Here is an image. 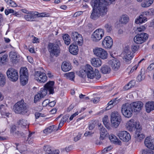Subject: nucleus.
Returning a JSON list of instances; mask_svg holds the SVG:
<instances>
[{
  "label": "nucleus",
  "instance_id": "f257e3e1",
  "mask_svg": "<svg viewBox=\"0 0 154 154\" xmlns=\"http://www.w3.org/2000/svg\"><path fill=\"white\" fill-rule=\"evenodd\" d=\"M115 1V0H92L90 4L93 9L90 17L95 20L106 15L108 10L106 6L109 5Z\"/></svg>",
  "mask_w": 154,
  "mask_h": 154
},
{
  "label": "nucleus",
  "instance_id": "f03ea898",
  "mask_svg": "<svg viewBox=\"0 0 154 154\" xmlns=\"http://www.w3.org/2000/svg\"><path fill=\"white\" fill-rule=\"evenodd\" d=\"M61 45V42L58 40H56L53 43H49L48 48L51 57H53L54 56L57 57L59 55L60 51V47Z\"/></svg>",
  "mask_w": 154,
  "mask_h": 154
},
{
  "label": "nucleus",
  "instance_id": "7ed1b4c3",
  "mask_svg": "<svg viewBox=\"0 0 154 154\" xmlns=\"http://www.w3.org/2000/svg\"><path fill=\"white\" fill-rule=\"evenodd\" d=\"M13 109L16 113L22 115L25 114L28 111L26 103L23 100L16 103L14 106Z\"/></svg>",
  "mask_w": 154,
  "mask_h": 154
},
{
  "label": "nucleus",
  "instance_id": "20e7f679",
  "mask_svg": "<svg viewBox=\"0 0 154 154\" xmlns=\"http://www.w3.org/2000/svg\"><path fill=\"white\" fill-rule=\"evenodd\" d=\"M122 120L120 115L116 111L112 112L110 121L112 125L115 128H117Z\"/></svg>",
  "mask_w": 154,
  "mask_h": 154
},
{
  "label": "nucleus",
  "instance_id": "39448f33",
  "mask_svg": "<svg viewBox=\"0 0 154 154\" xmlns=\"http://www.w3.org/2000/svg\"><path fill=\"white\" fill-rule=\"evenodd\" d=\"M121 111L123 115L125 117L128 118L132 116L134 112L131 104L128 103H125L122 105Z\"/></svg>",
  "mask_w": 154,
  "mask_h": 154
},
{
  "label": "nucleus",
  "instance_id": "423d86ee",
  "mask_svg": "<svg viewBox=\"0 0 154 154\" xmlns=\"http://www.w3.org/2000/svg\"><path fill=\"white\" fill-rule=\"evenodd\" d=\"M20 80L21 84L23 85H26L28 80V73L26 68H21L20 70Z\"/></svg>",
  "mask_w": 154,
  "mask_h": 154
},
{
  "label": "nucleus",
  "instance_id": "0eeeda50",
  "mask_svg": "<svg viewBox=\"0 0 154 154\" xmlns=\"http://www.w3.org/2000/svg\"><path fill=\"white\" fill-rule=\"evenodd\" d=\"M104 35L103 29H99L96 30L91 35V40L94 42H97L100 41Z\"/></svg>",
  "mask_w": 154,
  "mask_h": 154
},
{
  "label": "nucleus",
  "instance_id": "6e6552de",
  "mask_svg": "<svg viewBox=\"0 0 154 154\" xmlns=\"http://www.w3.org/2000/svg\"><path fill=\"white\" fill-rule=\"evenodd\" d=\"M8 78L13 82L17 81L18 78V73L17 71L13 68L9 69L7 71Z\"/></svg>",
  "mask_w": 154,
  "mask_h": 154
},
{
  "label": "nucleus",
  "instance_id": "1a4fd4ad",
  "mask_svg": "<svg viewBox=\"0 0 154 154\" xmlns=\"http://www.w3.org/2000/svg\"><path fill=\"white\" fill-rule=\"evenodd\" d=\"M148 38V35L147 34L141 32L138 33L134 38V42L137 44H141L144 42Z\"/></svg>",
  "mask_w": 154,
  "mask_h": 154
},
{
  "label": "nucleus",
  "instance_id": "9d476101",
  "mask_svg": "<svg viewBox=\"0 0 154 154\" xmlns=\"http://www.w3.org/2000/svg\"><path fill=\"white\" fill-rule=\"evenodd\" d=\"M72 39L75 44L80 46L82 45L83 43V38L82 35L76 32H72L71 34Z\"/></svg>",
  "mask_w": 154,
  "mask_h": 154
},
{
  "label": "nucleus",
  "instance_id": "9b49d317",
  "mask_svg": "<svg viewBox=\"0 0 154 154\" xmlns=\"http://www.w3.org/2000/svg\"><path fill=\"white\" fill-rule=\"evenodd\" d=\"M35 79L38 82L43 83L46 82L47 80V77L46 74L41 71H36L34 74Z\"/></svg>",
  "mask_w": 154,
  "mask_h": 154
},
{
  "label": "nucleus",
  "instance_id": "f8f14e48",
  "mask_svg": "<svg viewBox=\"0 0 154 154\" xmlns=\"http://www.w3.org/2000/svg\"><path fill=\"white\" fill-rule=\"evenodd\" d=\"M94 54L103 59H106L108 54L106 51L101 48H96L93 50Z\"/></svg>",
  "mask_w": 154,
  "mask_h": 154
},
{
  "label": "nucleus",
  "instance_id": "ddd939ff",
  "mask_svg": "<svg viewBox=\"0 0 154 154\" xmlns=\"http://www.w3.org/2000/svg\"><path fill=\"white\" fill-rule=\"evenodd\" d=\"M116 135L120 139L124 142H127L131 139V136L127 131H119L117 133Z\"/></svg>",
  "mask_w": 154,
  "mask_h": 154
},
{
  "label": "nucleus",
  "instance_id": "4468645a",
  "mask_svg": "<svg viewBox=\"0 0 154 154\" xmlns=\"http://www.w3.org/2000/svg\"><path fill=\"white\" fill-rule=\"evenodd\" d=\"M149 15V12L147 11L142 12L138 18L136 19L135 23L137 24H141L147 21V16Z\"/></svg>",
  "mask_w": 154,
  "mask_h": 154
},
{
  "label": "nucleus",
  "instance_id": "2eb2a0df",
  "mask_svg": "<svg viewBox=\"0 0 154 154\" xmlns=\"http://www.w3.org/2000/svg\"><path fill=\"white\" fill-rule=\"evenodd\" d=\"M112 45V39L109 36L106 37L102 42V45L103 47L107 49H110Z\"/></svg>",
  "mask_w": 154,
  "mask_h": 154
},
{
  "label": "nucleus",
  "instance_id": "dca6fc26",
  "mask_svg": "<svg viewBox=\"0 0 154 154\" xmlns=\"http://www.w3.org/2000/svg\"><path fill=\"white\" fill-rule=\"evenodd\" d=\"M84 71L85 72L88 78L93 79L94 78V69L90 65L87 64L86 65Z\"/></svg>",
  "mask_w": 154,
  "mask_h": 154
},
{
  "label": "nucleus",
  "instance_id": "f3484780",
  "mask_svg": "<svg viewBox=\"0 0 154 154\" xmlns=\"http://www.w3.org/2000/svg\"><path fill=\"white\" fill-rule=\"evenodd\" d=\"M139 127H141L139 125V123L134 122V119H131L129 120L127 123V128L130 131H132L138 129Z\"/></svg>",
  "mask_w": 154,
  "mask_h": 154
},
{
  "label": "nucleus",
  "instance_id": "a211bd4d",
  "mask_svg": "<svg viewBox=\"0 0 154 154\" xmlns=\"http://www.w3.org/2000/svg\"><path fill=\"white\" fill-rule=\"evenodd\" d=\"M98 126L100 134L99 139L100 140H104L108 137V134L106 130L103 126L101 125V124L99 125Z\"/></svg>",
  "mask_w": 154,
  "mask_h": 154
},
{
  "label": "nucleus",
  "instance_id": "6ab92c4d",
  "mask_svg": "<svg viewBox=\"0 0 154 154\" xmlns=\"http://www.w3.org/2000/svg\"><path fill=\"white\" fill-rule=\"evenodd\" d=\"M130 104L135 112H139L143 106V103L141 101L134 102Z\"/></svg>",
  "mask_w": 154,
  "mask_h": 154
},
{
  "label": "nucleus",
  "instance_id": "aec40b11",
  "mask_svg": "<svg viewBox=\"0 0 154 154\" xmlns=\"http://www.w3.org/2000/svg\"><path fill=\"white\" fill-rule=\"evenodd\" d=\"M109 63L111 66L112 69L115 71L117 70L120 66V62L116 58L109 60Z\"/></svg>",
  "mask_w": 154,
  "mask_h": 154
},
{
  "label": "nucleus",
  "instance_id": "412c9836",
  "mask_svg": "<svg viewBox=\"0 0 154 154\" xmlns=\"http://www.w3.org/2000/svg\"><path fill=\"white\" fill-rule=\"evenodd\" d=\"M54 82L53 81H50L46 83L44 86L49 92V94H53L54 93Z\"/></svg>",
  "mask_w": 154,
  "mask_h": 154
},
{
  "label": "nucleus",
  "instance_id": "4be33fe9",
  "mask_svg": "<svg viewBox=\"0 0 154 154\" xmlns=\"http://www.w3.org/2000/svg\"><path fill=\"white\" fill-rule=\"evenodd\" d=\"M36 15L35 12L29 11L27 14L25 15L24 18L27 21H35Z\"/></svg>",
  "mask_w": 154,
  "mask_h": 154
},
{
  "label": "nucleus",
  "instance_id": "5701e85b",
  "mask_svg": "<svg viewBox=\"0 0 154 154\" xmlns=\"http://www.w3.org/2000/svg\"><path fill=\"white\" fill-rule=\"evenodd\" d=\"M76 44L72 43L71 44L69 48V51L72 54L76 55L78 52L79 49L78 46Z\"/></svg>",
  "mask_w": 154,
  "mask_h": 154
},
{
  "label": "nucleus",
  "instance_id": "b1692460",
  "mask_svg": "<svg viewBox=\"0 0 154 154\" xmlns=\"http://www.w3.org/2000/svg\"><path fill=\"white\" fill-rule=\"evenodd\" d=\"M132 54L129 50H125L123 59L126 62L130 61L133 58Z\"/></svg>",
  "mask_w": 154,
  "mask_h": 154
},
{
  "label": "nucleus",
  "instance_id": "393cba45",
  "mask_svg": "<svg viewBox=\"0 0 154 154\" xmlns=\"http://www.w3.org/2000/svg\"><path fill=\"white\" fill-rule=\"evenodd\" d=\"M145 108L146 112L148 113L154 110V101H149L146 103L145 104Z\"/></svg>",
  "mask_w": 154,
  "mask_h": 154
},
{
  "label": "nucleus",
  "instance_id": "a878e982",
  "mask_svg": "<svg viewBox=\"0 0 154 154\" xmlns=\"http://www.w3.org/2000/svg\"><path fill=\"white\" fill-rule=\"evenodd\" d=\"M91 62L92 65L95 67H98L100 66L102 64L101 60L98 58L92 59L91 60Z\"/></svg>",
  "mask_w": 154,
  "mask_h": 154
},
{
  "label": "nucleus",
  "instance_id": "bb28decb",
  "mask_svg": "<svg viewBox=\"0 0 154 154\" xmlns=\"http://www.w3.org/2000/svg\"><path fill=\"white\" fill-rule=\"evenodd\" d=\"M9 57L11 61L13 62H18L19 60L18 55L14 51H11L9 54Z\"/></svg>",
  "mask_w": 154,
  "mask_h": 154
},
{
  "label": "nucleus",
  "instance_id": "cd10ccee",
  "mask_svg": "<svg viewBox=\"0 0 154 154\" xmlns=\"http://www.w3.org/2000/svg\"><path fill=\"white\" fill-rule=\"evenodd\" d=\"M149 137H147L145 139L144 143L146 147L151 149L154 150V143L151 142Z\"/></svg>",
  "mask_w": 154,
  "mask_h": 154
},
{
  "label": "nucleus",
  "instance_id": "c85d7f7f",
  "mask_svg": "<svg viewBox=\"0 0 154 154\" xmlns=\"http://www.w3.org/2000/svg\"><path fill=\"white\" fill-rule=\"evenodd\" d=\"M72 68L71 64L66 62H64L61 65V69L64 72H67Z\"/></svg>",
  "mask_w": 154,
  "mask_h": 154
},
{
  "label": "nucleus",
  "instance_id": "c756f323",
  "mask_svg": "<svg viewBox=\"0 0 154 154\" xmlns=\"http://www.w3.org/2000/svg\"><path fill=\"white\" fill-rule=\"evenodd\" d=\"M142 128L141 127H139V128H138L136 130L134 135L135 137L138 138L140 140H142L145 137L144 135L140 132Z\"/></svg>",
  "mask_w": 154,
  "mask_h": 154
},
{
  "label": "nucleus",
  "instance_id": "7c9ffc66",
  "mask_svg": "<svg viewBox=\"0 0 154 154\" xmlns=\"http://www.w3.org/2000/svg\"><path fill=\"white\" fill-rule=\"evenodd\" d=\"M145 69L143 67L141 68L140 72V74L138 75L137 78V80L139 82H140L144 79L146 75Z\"/></svg>",
  "mask_w": 154,
  "mask_h": 154
},
{
  "label": "nucleus",
  "instance_id": "2f4dec72",
  "mask_svg": "<svg viewBox=\"0 0 154 154\" xmlns=\"http://www.w3.org/2000/svg\"><path fill=\"white\" fill-rule=\"evenodd\" d=\"M117 99V98H114L109 102L108 103V106L106 107V109L108 110L111 109L113 106L116 104L118 102V101L116 100Z\"/></svg>",
  "mask_w": 154,
  "mask_h": 154
},
{
  "label": "nucleus",
  "instance_id": "473e14b6",
  "mask_svg": "<svg viewBox=\"0 0 154 154\" xmlns=\"http://www.w3.org/2000/svg\"><path fill=\"white\" fill-rule=\"evenodd\" d=\"M45 148H47L46 149V152L48 154H59L60 151L58 150H52L51 147L50 146H44Z\"/></svg>",
  "mask_w": 154,
  "mask_h": 154
},
{
  "label": "nucleus",
  "instance_id": "72a5a7b5",
  "mask_svg": "<svg viewBox=\"0 0 154 154\" xmlns=\"http://www.w3.org/2000/svg\"><path fill=\"white\" fill-rule=\"evenodd\" d=\"M143 0H137L138 2H141ZM145 2L141 4V6L143 7H147L149 6L152 4L153 0H145Z\"/></svg>",
  "mask_w": 154,
  "mask_h": 154
},
{
  "label": "nucleus",
  "instance_id": "f704fd0d",
  "mask_svg": "<svg viewBox=\"0 0 154 154\" xmlns=\"http://www.w3.org/2000/svg\"><path fill=\"white\" fill-rule=\"evenodd\" d=\"M111 70L110 68L107 65L103 66L101 69L102 72L104 74L109 73Z\"/></svg>",
  "mask_w": 154,
  "mask_h": 154
},
{
  "label": "nucleus",
  "instance_id": "c9c22d12",
  "mask_svg": "<svg viewBox=\"0 0 154 154\" xmlns=\"http://www.w3.org/2000/svg\"><path fill=\"white\" fill-rule=\"evenodd\" d=\"M64 76L67 79L72 81H74L75 77V73L73 72H68L64 74Z\"/></svg>",
  "mask_w": 154,
  "mask_h": 154
},
{
  "label": "nucleus",
  "instance_id": "e433bc0d",
  "mask_svg": "<svg viewBox=\"0 0 154 154\" xmlns=\"http://www.w3.org/2000/svg\"><path fill=\"white\" fill-rule=\"evenodd\" d=\"M129 20V18L126 15H123L121 17L119 20V22L121 23L125 24L128 22Z\"/></svg>",
  "mask_w": 154,
  "mask_h": 154
},
{
  "label": "nucleus",
  "instance_id": "4c0bfd02",
  "mask_svg": "<svg viewBox=\"0 0 154 154\" xmlns=\"http://www.w3.org/2000/svg\"><path fill=\"white\" fill-rule=\"evenodd\" d=\"M63 38L65 44L66 45H69L70 43V38L69 36L67 34H65L63 36Z\"/></svg>",
  "mask_w": 154,
  "mask_h": 154
},
{
  "label": "nucleus",
  "instance_id": "58836bf2",
  "mask_svg": "<svg viewBox=\"0 0 154 154\" xmlns=\"http://www.w3.org/2000/svg\"><path fill=\"white\" fill-rule=\"evenodd\" d=\"M109 139L112 142H113L116 143H118L120 144L121 143V141L115 136L113 135H111L109 136Z\"/></svg>",
  "mask_w": 154,
  "mask_h": 154
},
{
  "label": "nucleus",
  "instance_id": "ea45409f",
  "mask_svg": "<svg viewBox=\"0 0 154 154\" xmlns=\"http://www.w3.org/2000/svg\"><path fill=\"white\" fill-rule=\"evenodd\" d=\"M55 125H52L51 126L47 129H45L43 131V132L44 133H51L52 131L56 129L55 128Z\"/></svg>",
  "mask_w": 154,
  "mask_h": 154
},
{
  "label": "nucleus",
  "instance_id": "a19ab883",
  "mask_svg": "<svg viewBox=\"0 0 154 154\" xmlns=\"http://www.w3.org/2000/svg\"><path fill=\"white\" fill-rule=\"evenodd\" d=\"M5 82V76L2 74L0 73V85H3Z\"/></svg>",
  "mask_w": 154,
  "mask_h": 154
},
{
  "label": "nucleus",
  "instance_id": "79ce46f5",
  "mask_svg": "<svg viewBox=\"0 0 154 154\" xmlns=\"http://www.w3.org/2000/svg\"><path fill=\"white\" fill-rule=\"evenodd\" d=\"M18 123L19 125L22 127L26 126L28 124L26 120L22 119H20V121L18 122Z\"/></svg>",
  "mask_w": 154,
  "mask_h": 154
},
{
  "label": "nucleus",
  "instance_id": "37998d69",
  "mask_svg": "<svg viewBox=\"0 0 154 154\" xmlns=\"http://www.w3.org/2000/svg\"><path fill=\"white\" fill-rule=\"evenodd\" d=\"M14 135L16 137L20 138L21 137H24L25 134L22 132H19L17 131L14 133Z\"/></svg>",
  "mask_w": 154,
  "mask_h": 154
},
{
  "label": "nucleus",
  "instance_id": "c03bdc74",
  "mask_svg": "<svg viewBox=\"0 0 154 154\" xmlns=\"http://www.w3.org/2000/svg\"><path fill=\"white\" fill-rule=\"evenodd\" d=\"M105 28L106 32H110L112 30V27L111 24L107 23L104 26Z\"/></svg>",
  "mask_w": 154,
  "mask_h": 154
},
{
  "label": "nucleus",
  "instance_id": "a18cd8bd",
  "mask_svg": "<svg viewBox=\"0 0 154 154\" xmlns=\"http://www.w3.org/2000/svg\"><path fill=\"white\" fill-rule=\"evenodd\" d=\"M48 91V90H47L46 89H45L44 87L43 88H42L41 89V90L39 92V93L41 95L42 97H43L46 95L47 94Z\"/></svg>",
  "mask_w": 154,
  "mask_h": 154
},
{
  "label": "nucleus",
  "instance_id": "49530a36",
  "mask_svg": "<svg viewBox=\"0 0 154 154\" xmlns=\"http://www.w3.org/2000/svg\"><path fill=\"white\" fill-rule=\"evenodd\" d=\"M135 82L134 81H130L125 86V88L126 90H128L132 87L134 86Z\"/></svg>",
  "mask_w": 154,
  "mask_h": 154
},
{
  "label": "nucleus",
  "instance_id": "de8ad7c7",
  "mask_svg": "<svg viewBox=\"0 0 154 154\" xmlns=\"http://www.w3.org/2000/svg\"><path fill=\"white\" fill-rule=\"evenodd\" d=\"M7 56V54H4L2 57H0V65L4 63L6 61Z\"/></svg>",
  "mask_w": 154,
  "mask_h": 154
},
{
  "label": "nucleus",
  "instance_id": "09e8293b",
  "mask_svg": "<svg viewBox=\"0 0 154 154\" xmlns=\"http://www.w3.org/2000/svg\"><path fill=\"white\" fill-rule=\"evenodd\" d=\"M142 154H153V151L151 149H145L142 150Z\"/></svg>",
  "mask_w": 154,
  "mask_h": 154
},
{
  "label": "nucleus",
  "instance_id": "8fccbe9b",
  "mask_svg": "<svg viewBox=\"0 0 154 154\" xmlns=\"http://www.w3.org/2000/svg\"><path fill=\"white\" fill-rule=\"evenodd\" d=\"M95 121H92L90 122L88 125V128L89 130H91L93 129L95 127Z\"/></svg>",
  "mask_w": 154,
  "mask_h": 154
},
{
  "label": "nucleus",
  "instance_id": "3c124183",
  "mask_svg": "<svg viewBox=\"0 0 154 154\" xmlns=\"http://www.w3.org/2000/svg\"><path fill=\"white\" fill-rule=\"evenodd\" d=\"M42 98V97L41 95L39 92L37 94L35 95V96L34 100V102L35 103H36L38 100H39V99H40Z\"/></svg>",
  "mask_w": 154,
  "mask_h": 154
},
{
  "label": "nucleus",
  "instance_id": "603ef678",
  "mask_svg": "<svg viewBox=\"0 0 154 154\" xmlns=\"http://www.w3.org/2000/svg\"><path fill=\"white\" fill-rule=\"evenodd\" d=\"M8 4H9L12 7H16L17 4L13 1L11 0H9L8 2H6Z\"/></svg>",
  "mask_w": 154,
  "mask_h": 154
},
{
  "label": "nucleus",
  "instance_id": "864d4df0",
  "mask_svg": "<svg viewBox=\"0 0 154 154\" xmlns=\"http://www.w3.org/2000/svg\"><path fill=\"white\" fill-rule=\"evenodd\" d=\"M94 75H95V77L97 79H99L101 77L99 73L98 70L95 69L94 70Z\"/></svg>",
  "mask_w": 154,
  "mask_h": 154
},
{
  "label": "nucleus",
  "instance_id": "5fc2aeb1",
  "mask_svg": "<svg viewBox=\"0 0 154 154\" xmlns=\"http://www.w3.org/2000/svg\"><path fill=\"white\" fill-rule=\"evenodd\" d=\"M35 14H36V15L38 17H43L46 16L47 14L45 13H38L37 12H35Z\"/></svg>",
  "mask_w": 154,
  "mask_h": 154
},
{
  "label": "nucleus",
  "instance_id": "6e6d98bb",
  "mask_svg": "<svg viewBox=\"0 0 154 154\" xmlns=\"http://www.w3.org/2000/svg\"><path fill=\"white\" fill-rule=\"evenodd\" d=\"M14 11L10 9H6L5 10V13L7 15H8L9 13H14Z\"/></svg>",
  "mask_w": 154,
  "mask_h": 154
},
{
  "label": "nucleus",
  "instance_id": "4d7b16f0",
  "mask_svg": "<svg viewBox=\"0 0 154 154\" xmlns=\"http://www.w3.org/2000/svg\"><path fill=\"white\" fill-rule=\"evenodd\" d=\"M69 116V115H65L61 119L60 122L64 123L67 120Z\"/></svg>",
  "mask_w": 154,
  "mask_h": 154
},
{
  "label": "nucleus",
  "instance_id": "13d9d810",
  "mask_svg": "<svg viewBox=\"0 0 154 154\" xmlns=\"http://www.w3.org/2000/svg\"><path fill=\"white\" fill-rule=\"evenodd\" d=\"M81 137L82 134H79L76 137H74V140L75 142L78 141L81 139Z\"/></svg>",
  "mask_w": 154,
  "mask_h": 154
},
{
  "label": "nucleus",
  "instance_id": "bf43d9fd",
  "mask_svg": "<svg viewBox=\"0 0 154 154\" xmlns=\"http://www.w3.org/2000/svg\"><path fill=\"white\" fill-rule=\"evenodd\" d=\"M145 27L144 26H142L138 28L136 31L137 32H140L143 31L145 29Z\"/></svg>",
  "mask_w": 154,
  "mask_h": 154
},
{
  "label": "nucleus",
  "instance_id": "052dcab7",
  "mask_svg": "<svg viewBox=\"0 0 154 154\" xmlns=\"http://www.w3.org/2000/svg\"><path fill=\"white\" fill-rule=\"evenodd\" d=\"M154 69V63H151L147 67V69L149 71H151Z\"/></svg>",
  "mask_w": 154,
  "mask_h": 154
},
{
  "label": "nucleus",
  "instance_id": "680f3d73",
  "mask_svg": "<svg viewBox=\"0 0 154 154\" xmlns=\"http://www.w3.org/2000/svg\"><path fill=\"white\" fill-rule=\"evenodd\" d=\"M103 122L104 124H106L108 122V116H105L103 119Z\"/></svg>",
  "mask_w": 154,
  "mask_h": 154
},
{
  "label": "nucleus",
  "instance_id": "e2e57ef3",
  "mask_svg": "<svg viewBox=\"0 0 154 154\" xmlns=\"http://www.w3.org/2000/svg\"><path fill=\"white\" fill-rule=\"evenodd\" d=\"M5 109V106L3 105L2 104L0 105V110L1 114L2 115H4V113L3 112V110Z\"/></svg>",
  "mask_w": 154,
  "mask_h": 154
},
{
  "label": "nucleus",
  "instance_id": "0e129e2a",
  "mask_svg": "<svg viewBox=\"0 0 154 154\" xmlns=\"http://www.w3.org/2000/svg\"><path fill=\"white\" fill-rule=\"evenodd\" d=\"M56 103V102L55 101H52L51 102H49V106L51 107H54Z\"/></svg>",
  "mask_w": 154,
  "mask_h": 154
},
{
  "label": "nucleus",
  "instance_id": "69168bd1",
  "mask_svg": "<svg viewBox=\"0 0 154 154\" xmlns=\"http://www.w3.org/2000/svg\"><path fill=\"white\" fill-rule=\"evenodd\" d=\"M49 100H44L42 103V104L43 106H46L48 104H49Z\"/></svg>",
  "mask_w": 154,
  "mask_h": 154
},
{
  "label": "nucleus",
  "instance_id": "338daca9",
  "mask_svg": "<svg viewBox=\"0 0 154 154\" xmlns=\"http://www.w3.org/2000/svg\"><path fill=\"white\" fill-rule=\"evenodd\" d=\"M94 134V132H92L91 131H86V132L84 134V135L86 137L89 136H91V135L93 134Z\"/></svg>",
  "mask_w": 154,
  "mask_h": 154
},
{
  "label": "nucleus",
  "instance_id": "774afa93",
  "mask_svg": "<svg viewBox=\"0 0 154 154\" xmlns=\"http://www.w3.org/2000/svg\"><path fill=\"white\" fill-rule=\"evenodd\" d=\"M131 48L132 51L135 52V51L137 50L138 49V47L137 46L133 45L132 46Z\"/></svg>",
  "mask_w": 154,
  "mask_h": 154
}]
</instances>
